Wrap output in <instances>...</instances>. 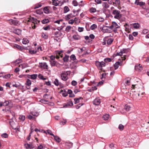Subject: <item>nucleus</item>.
<instances>
[{
	"instance_id": "f257e3e1",
	"label": "nucleus",
	"mask_w": 149,
	"mask_h": 149,
	"mask_svg": "<svg viewBox=\"0 0 149 149\" xmlns=\"http://www.w3.org/2000/svg\"><path fill=\"white\" fill-rule=\"evenodd\" d=\"M113 15L114 16L115 18L120 19L122 17V14L120 13V12L117 10H114L112 12Z\"/></svg>"
},
{
	"instance_id": "f03ea898",
	"label": "nucleus",
	"mask_w": 149,
	"mask_h": 149,
	"mask_svg": "<svg viewBox=\"0 0 149 149\" xmlns=\"http://www.w3.org/2000/svg\"><path fill=\"white\" fill-rule=\"evenodd\" d=\"M68 72H66L62 73L61 75V79L64 81H66L69 78L68 77Z\"/></svg>"
},
{
	"instance_id": "7ed1b4c3",
	"label": "nucleus",
	"mask_w": 149,
	"mask_h": 149,
	"mask_svg": "<svg viewBox=\"0 0 149 149\" xmlns=\"http://www.w3.org/2000/svg\"><path fill=\"white\" fill-rule=\"evenodd\" d=\"M55 56L53 55H52L50 56V58L51 60V65H57L58 64V63L54 60Z\"/></svg>"
},
{
	"instance_id": "20e7f679",
	"label": "nucleus",
	"mask_w": 149,
	"mask_h": 149,
	"mask_svg": "<svg viewBox=\"0 0 149 149\" xmlns=\"http://www.w3.org/2000/svg\"><path fill=\"white\" fill-rule=\"evenodd\" d=\"M73 105V103L72 101H70L66 104L63 105V108L69 107Z\"/></svg>"
},
{
	"instance_id": "39448f33",
	"label": "nucleus",
	"mask_w": 149,
	"mask_h": 149,
	"mask_svg": "<svg viewBox=\"0 0 149 149\" xmlns=\"http://www.w3.org/2000/svg\"><path fill=\"white\" fill-rule=\"evenodd\" d=\"M75 16V15H73L72 13H70L66 15L65 17V19L66 20H68L72 18Z\"/></svg>"
},
{
	"instance_id": "423d86ee",
	"label": "nucleus",
	"mask_w": 149,
	"mask_h": 149,
	"mask_svg": "<svg viewBox=\"0 0 149 149\" xmlns=\"http://www.w3.org/2000/svg\"><path fill=\"white\" fill-rule=\"evenodd\" d=\"M100 102V100L99 98H96L93 101V104L96 105H99Z\"/></svg>"
},
{
	"instance_id": "0eeeda50",
	"label": "nucleus",
	"mask_w": 149,
	"mask_h": 149,
	"mask_svg": "<svg viewBox=\"0 0 149 149\" xmlns=\"http://www.w3.org/2000/svg\"><path fill=\"white\" fill-rule=\"evenodd\" d=\"M112 24H113L114 27L115 28L114 30V31L115 32L117 31V29L120 27V26L115 22H112Z\"/></svg>"
},
{
	"instance_id": "6e6552de",
	"label": "nucleus",
	"mask_w": 149,
	"mask_h": 149,
	"mask_svg": "<svg viewBox=\"0 0 149 149\" xmlns=\"http://www.w3.org/2000/svg\"><path fill=\"white\" fill-rule=\"evenodd\" d=\"M29 21H31L32 23H33L34 24H35L37 23V22L38 21L37 20V19L34 18L33 17H30L29 18Z\"/></svg>"
},
{
	"instance_id": "1a4fd4ad",
	"label": "nucleus",
	"mask_w": 149,
	"mask_h": 149,
	"mask_svg": "<svg viewBox=\"0 0 149 149\" xmlns=\"http://www.w3.org/2000/svg\"><path fill=\"white\" fill-rule=\"evenodd\" d=\"M134 69L135 70L137 71H140L143 69L142 66H135Z\"/></svg>"
},
{
	"instance_id": "9d476101",
	"label": "nucleus",
	"mask_w": 149,
	"mask_h": 149,
	"mask_svg": "<svg viewBox=\"0 0 149 149\" xmlns=\"http://www.w3.org/2000/svg\"><path fill=\"white\" fill-rule=\"evenodd\" d=\"M124 26L125 28V30L128 33L130 32V27L129 25H128L126 23L124 25Z\"/></svg>"
},
{
	"instance_id": "9b49d317",
	"label": "nucleus",
	"mask_w": 149,
	"mask_h": 149,
	"mask_svg": "<svg viewBox=\"0 0 149 149\" xmlns=\"http://www.w3.org/2000/svg\"><path fill=\"white\" fill-rule=\"evenodd\" d=\"M131 25H132L133 27L135 29H138L140 26L139 24L138 23H135L130 24Z\"/></svg>"
},
{
	"instance_id": "f8f14e48",
	"label": "nucleus",
	"mask_w": 149,
	"mask_h": 149,
	"mask_svg": "<svg viewBox=\"0 0 149 149\" xmlns=\"http://www.w3.org/2000/svg\"><path fill=\"white\" fill-rule=\"evenodd\" d=\"M12 46L13 47L16 48L19 50H21L22 49V47L21 46L15 44H13L12 45Z\"/></svg>"
},
{
	"instance_id": "ddd939ff",
	"label": "nucleus",
	"mask_w": 149,
	"mask_h": 149,
	"mask_svg": "<svg viewBox=\"0 0 149 149\" xmlns=\"http://www.w3.org/2000/svg\"><path fill=\"white\" fill-rule=\"evenodd\" d=\"M14 32L15 33L19 35L21 33L22 31L19 29H14Z\"/></svg>"
},
{
	"instance_id": "4468645a",
	"label": "nucleus",
	"mask_w": 149,
	"mask_h": 149,
	"mask_svg": "<svg viewBox=\"0 0 149 149\" xmlns=\"http://www.w3.org/2000/svg\"><path fill=\"white\" fill-rule=\"evenodd\" d=\"M73 38L75 40H78L80 39V36L77 34L74 35L73 36Z\"/></svg>"
},
{
	"instance_id": "2eb2a0df",
	"label": "nucleus",
	"mask_w": 149,
	"mask_h": 149,
	"mask_svg": "<svg viewBox=\"0 0 149 149\" xmlns=\"http://www.w3.org/2000/svg\"><path fill=\"white\" fill-rule=\"evenodd\" d=\"M73 145V143L71 142L66 143L65 144L66 147L68 148H71Z\"/></svg>"
},
{
	"instance_id": "dca6fc26",
	"label": "nucleus",
	"mask_w": 149,
	"mask_h": 149,
	"mask_svg": "<svg viewBox=\"0 0 149 149\" xmlns=\"http://www.w3.org/2000/svg\"><path fill=\"white\" fill-rule=\"evenodd\" d=\"M43 11L45 13L48 14L49 12V10L48 7H46L44 8Z\"/></svg>"
},
{
	"instance_id": "f3484780",
	"label": "nucleus",
	"mask_w": 149,
	"mask_h": 149,
	"mask_svg": "<svg viewBox=\"0 0 149 149\" xmlns=\"http://www.w3.org/2000/svg\"><path fill=\"white\" fill-rule=\"evenodd\" d=\"M54 137V139L58 143L60 142L61 141V139L58 136H55L54 135V136H53Z\"/></svg>"
},
{
	"instance_id": "a211bd4d",
	"label": "nucleus",
	"mask_w": 149,
	"mask_h": 149,
	"mask_svg": "<svg viewBox=\"0 0 149 149\" xmlns=\"http://www.w3.org/2000/svg\"><path fill=\"white\" fill-rule=\"evenodd\" d=\"M69 58V56L68 55H65L63 58V60L64 62H68V61Z\"/></svg>"
},
{
	"instance_id": "6ab92c4d",
	"label": "nucleus",
	"mask_w": 149,
	"mask_h": 149,
	"mask_svg": "<svg viewBox=\"0 0 149 149\" xmlns=\"http://www.w3.org/2000/svg\"><path fill=\"white\" fill-rule=\"evenodd\" d=\"M70 10V9L67 6H65L64 8V11L63 12L64 13H65Z\"/></svg>"
},
{
	"instance_id": "aec40b11",
	"label": "nucleus",
	"mask_w": 149,
	"mask_h": 149,
	"mask_svg": "<svg viewBox=\"0 0 149 149\" xmlns=\"http://www.w3.org/2000/svg\"><path fill=\"white\" fill-rule=\"evenodd\" d=\"M37 75V74H33L31 75H30V77H29V78L31 79H36Z\"/></svg>"
},
{
	"instance_id": "412c9836",
	"label": "nucleus",
	"mask_w": 149,
	"mask_h": 149,
	"mask_svg": "<svg viewBox=\"0 0 149 149\" xmlns=\"http://www.w3.org/2000/svg\"><path fill=\"white\" fill-rule=\"evenodd\" d=\"M102 6L105 8H107L109 7V5L107 2H104L102 3Z\"/></svg>"
},
{
	"instance_id": "4be33fe9",
	"label": "nucleus",
	"mask_w": 149,
	"mask_h": 149,
	"mask_svg": "<svg viewBox=\"0 0 149 149\" xmlns=\"http://www.w3.org/2000/svg\"><path fill=\"white\" fill-rule=\"evenodd\" d=\"M131 108V107L130 106L126 104L124 107V109L125 110L127 111H129L130 110V109Z\"/></svg>"
},
{
	"instance_id": "5701e85b",
	"label": "nucleus",
	"mask_w": 149,
	"mask_h": 149,
	"mask_svg": "<svg viewBox=\"0 0 149 149\" xmlns=\"http://www.w3.org/2000/svg\"><path fill=\"white\" fill-rule=\"evenodd\" d=\"M63 52L62 51H57L56 52L57 55L56 56V58L57 59H58L59 58V57L58 55L60 56L61 54V53Z\"/></svg>"
},
{
	"instance_id": "b1692460",
	"label": "nucleus",
	"mask_w": 149,
	"mask_h": 149,
	"mask_svg": "<svg viewBox=\"0 0 149 149\" xmlns=\"http://www.w3.org/2000/svg\"><path fill=\"white\" fill-rule=\"evenodd\" d=\"M38 77L40 79L43 80H45L47 79L46 78L44 77L41 74H39L38 75Z\"/></svg>"
},
{
	"instance_id": "393cba45",
	"label": "nucleus",
	"mask_w": 149,
	"mask_h": 149,
	"mask_svg": "<svg viewBox=\"0 0 149 149\" xmlns=\"http://www.w3.org/2000/svg\"><path fill=\"white\" fill-rule=\"evenodd\" d=\"M109 115L107 114H106L105 115H104L103 116V119L105 120H107L109 118Z\"/></svg>"
},
{
	"instance_id": "a878e982",
	"label": "nucleus",
	"mask_w": 149,
	"mask_h": 149,
	"mask_svg": "<svg viewBox=\"0 0 149 149\" xmlns=\"http://www.w3.org/2000/svg\"><path fill=\"white\" fill-rule=\"evenodd\" d=\"M115 4L116 6H119L120 4V0H116L115 2H113V5Z\"/></svg>"
},
{
	"instance_id": "bb28decb",
	"label": "nucleus",
	"mask_w": 149,
	"mask_h": 149,
	"mask_svg": "<svg viewBox=\"0 0 149 149\" xmlns=\"http://www.w3.org/2000/svg\"><path fill=\"white\" fill-rule=\"evenodd\" d=\"M29 42V40L26 38H24L23 40L22 43L24 44H26Z\"/></svg>"
},
{
	"instance_id": "cd10ccee",
	"label": "nucleus",
	"mask_w": 149,
	"mask_h": 149,
	"mask_svg": "<svg viewBox=\"0 0 149 149\" xmlns=\"http://www.w3.org/2000/svg\"><path fill=\"white\" fill-rule=\"evenodd\" d=\"M53 4L55 6H57L58 5L59 1L57 0H56L52 2Z\"/></svg>"
},
{
	"instance_id": "c85d7f7f",
	"label": "nucleus",
	"mask_w": 149,
	"mask_h": 149,
	"mask_svg": "<svg viewBox=\"0 0 149 149\" xmlns=\"http://www.w3.org/2000/svg\"><path fill=\"white\" fill-rule=\"evenodd\" d=\"M41 22L43 24H46L48 23L49 22V21L48 19H45L42 20Z\"/></svg>"
},
{
	"instance_id": "c756f323",
	"label": "nucleus",
	"mask_w": 149,
	"mask_h": 149,
	"mask_svg": "<svg viewBox=\"0 0 149 149\" xmlns=\"http://www.w3.org/2000/svg\"><path fill=\"white\" fill-rule=\"evenodd\" d=\"M10 123L13 129H16V127L14 126V122L13 121H10Z\"/></svg>"
},
{
	"instance_id": "7c9ffc66",
	"label": "nucleus",
	"mask_w": 149,
	"mask_h": 149,
	"mask_svg": "<svg viewBox=\"0 0 149 149\" xmlns=\"http://www.w3.org/2000/svg\"><path fill=\"white\" fill-rule=\"evenodd\" d=\"M74 22H75V23L78 24L80 22V20L78 18L75 17L74 18Z\"/></svg>"
},
{
	"instance_id": "2f4dec72",
	"label": "nucleus",
	"mask_w": 149,
	"mask_h": 149,
	"mask_svg": "<svg viewBox=\"0 0 149 149\" xmlns=\"http://www.w3.org/2000/svg\"><path fill=\"white\" fill-rule=\"evenodd\" d=\"M107 26H104L102 28V31L103 32H108V29L106 28Z\"/></svg>"
},
{
	"instance_id": "473e14b6",
	"label": "nucleus",
	"mask_w": 149,
	"mask_h": 149,
	"mask_svg": "<svg viewBox=\"0 0 149 149\" xmlns=\"http://www.w3.org/2000/svg\"><path fill=\"white\" fill-rule=\"evenodd\" d=\"M42 37L45 39H47L48 38V36L44 33H42Z\"/></svg>"
},
{
	"instance_id": "72a5a7b5",
	"label": "nucleus",
	"mask_w": 149,
	"mask_h": 149,
	"mask_svg": "<svg viewBox=\"0 0 149 149\" xmlns=\"http://www.w3.org/2000/svg\"><path fill=\"white\" fill-rule=\"evenodd\" d=\"M96 9L93 7L91 8L90 9V11L91 13H95L96 11Z\"/></svg>"
},
{
	"instance_id": "f704fd0d",
	"label": "nucleus",
	"mask_w": 149,
	"mask_h": 149,
	"mask_svg": "<svg viewBox=\"0 0 149 149\" xmlns=\"http://www.w3.org/2000/svg\"><path fill=\"white\" fill-rule=\"evenodd\" d=\"M54 83L56 86H58L59 85L58 80L57 79H55V80L54 81Z\"/></svg>"
},
{
	"instance_id": "c9c22d12",
	"label": "nucleus",
	"mask_w": 149,
	"mask_h": 149,
	"mask_svg": "<svg viewBox=\"0 0 149 149\" xmlns=\"http://www.w3.org/2000/svg\"><path fill=\"white\" fill-rule=\"evenodd\" d=\"M97 27V26L96 24H93L92 25H91L90 27V29L91 30H93Z\"/></svg>"
},
{
	"instance_id": "e433bc0d",
	"label": "nucleus",
	"mask_w": 149,
	"mask_h": 149,
	"mask_svg": "<svg viewBox=\"0 0 149 149\" xmlns=\"http://www.w3.org/2000/svg\"><path fill=\"white\" fill-rule=\"evenodd\" d=\"M113 41V40L112 39H109L108 40L107 43L108 45H110L111 44Z\"/></svg>"
},
{
	"instance_id": "4c0bfd02",
	"label": "nucleus",
	"mask_w": 149,
	"mask_h": 149,
	"mask_svg": "<svg viewBox=\"0 0 149 149\" xmlns=\"http://www.w3.org/2000/svg\"><path fill=\"white\" fill-rule=\"evenodd\" d=\"M19 120H22L24 121L25 120V116L23 115H20L19 117Z\"/></svg>"
},
{
	"instance_id": "58836bf2",
	"label": "nucleus",
	"mask_w": 149,
	"mask_h": 149,
	"mask_svg": "<svg viewBox=\"0 0 149 149\" xmlns=\"http://www.w3.org/2000/svg\"><path fill=\"white\" fill-rule=\"evenodd\" d=\"M73 5L75 6H77L78 5V3L76 0H73L72 2Z\"/></svg>"
},
{
	"instance_id": "ea45409f",
	"label": "nucleus",
	"mask_w": 149,
	"mask_h": 149,
	"mask_svg": "<svg viewBox=\"0 0 149 149\" xmlns=\"http://www.w3.org/2000/svg\"><path fill=\"white\" fill-rule=\"evenodd\" d=\"M124 127L123 125L122 124H120L118 126V129L120 130H123Z\"/></svg>"
},
{
	"instance_id": "a19ab883",
	"label": "nucleus",
	"mask_w": 149,
	"mask_h": 149,
	"mask_svg": "<svg viewBox=\"0 0 149 149\" xmlns=\"http://www.w3.org/2000/svg\"><path fill=\"white\" fill-rule=\"evenodd\" d=\"M10 76H11L10 74H8L4 76H3V78H4L7 79L10 78Z\"/></svg>"
},
{
	"instance_id": "79ce46f5",
	"label": "nucleus",
	"mask_w": 149,
	"mask_h": 149,
	"mask_svg": "<svg viewBox=\"0 0 149 149\" xmlns=\"http://www.w3.org/2000/svg\"><path fill=\"white\" fill-rule=\"evenodd\" d=\"M118 67V66H113V67H110V70L112 71L113 70V68L114 70H116Z\"/></svg>"
},
{
	"instance_id": "37998d69",
	"label": "nucleus",
	"mask_w": 149,
	"mask_h": 149,
	"mask_svg": "<svg viewBox=\"0 0 149 149\" xmlns=\"http://www.w3.org/2000/svg\"><path fill=\"white\" fill-rule=\"evenodd\" d=\"M29 52L31 54H35L37 52L36 51H35L34 50L30 49L29 50Z\"/></svg>"
},
{
	"instance_id": "c03bdc74",
	"label": "nucleus",
	"mask_w": 149,
	"mask_h": 149,
	"mask_svg": "<svg viewBox=\"0 0 149 149\" xmlns=\"http://www.w3.org/2000/svg\"><path fill=\"white\" fill-rule=\"evenodd\" d=\"M21 62L22 60L20 59L16 60L15 63V65L19 64V63H21Z\"/></svg>"
},
{
	"instance_id": "a18cd8bd",
	"label": "nucleus",
	"mask_w": 149,
	"mask_h": 149,
	"mask_svg": "<svg viewBox=\"0 0 149 149\" xmlns=\"http://www.w3.org/2000/svg\"><path fill=\"white\" fill-rule=\"evenodd\" d=\"M74 104H76L79 102V100L78 98H76L74 99Z\"/></svg>"
},
{
	"instance_id": "49530a36",
	"label": "nucleus",
	"mask_w": 149,
	"mask_h": 149,
	"mask_svg": "<svg viewBox=\"0 0 149 149\" xmlns=\"http://www.w3.org/2000/svg\"><path fill=\"white\" fill-rule=\"evenodd\" d=\"M70 58L71 60H75L76 59L75 56L74 54H72L70 56Z\"/></svg>"
},
{
	"instance_id": "de8ad7c7",
	"label": "nucleus",
	"mask_w": 149,
	"mask_h": 149,
	"mask_svg": "<svg viewBox=\"0 0 149 149\" xmlns=\"http://www.w3.org/2000/svg\"><path fill=\"white\" fill-rule=\"evenodd\" d=\"M71 27L70 26H68L66 27L65 28V31L67 32H68L71 29Z\"/></svg>"
},
{
	"instance_id": "09e8293b",
	"label": "nucleus",
	"mask_w": 149,
	"mask_h": 149,
	"mask_svg": "<svg viewBox=\"0 0 149 149\" xmlns=\"http://www.w3.org/2000/svg\"><path fill=\"white\" fill-rule=\"evenodd\" d=\"M1 136L4 138H7L8 137V135L6 133H3L1 134Z\"/></svg>"
},
{
	"instance_id": "8fccbe9b",
	"label": "nucleus",
	"mask_w": 149,
	"mask_h": 149,
	"mask_svg": "<svg viewBox=\"0 0 149 149\" xmlns=\"http://www.w3.org/2000/svg\"><path fill=\"white\" fill-rule=\"evenodd\" d=\"M104 61L105 62L107 63L111 61V59L110 58H107L105 59Z\"/></svg>"
},
{
	"instance_id": "3c124183",
	"label": "nucleus",
	"mask_w": 149,
	"mask_h": 149,
	"mask_svg": "<svg viewBox=\"0 0 149 149\" xmlns=\"http://www.w3.org/2000/svg\"><path fill=\"white\" fill-rule=\"evenodd\" d=\"M26 84L27 85L29 86L31 84V81L29 79H27L26 81Z\"/></svg>"
},
{
	"instance_id": "603ef678",
	"label": "nucleus",
	"mask_w": 149,
	"mask_h": 149,
	"mask_svg": "<svg viewBox=\"0 0 149 149\" xmlns=\"http://www.w3.org/2000/svg\"><path fill=\"white\" fill-rule=\"evenodd\" d=\"M28 118L29 119L31 120H34L35 119V117H33L31 115H29L28 116Z\"/></svg>"
},
{
	"instance_id": "864d4df0",
	"label": "nucleus",
	"mask_w": 149,
	"mask_h": 149,
	"mask_svg": "<svg viewBox=\"0 0 149 149\" xmlns=\"http://www.w3.org/2000/svg\"><path fill=\"white\" fill-rule=\"evenodd\" d=\"M136 4L137 5H139L141 6L144 5L145 4V3L144 2H143L142 1H140L139 2H138V3H136Z\"/></svg>"
},
{
	"instance_id": "5fc2aeb1",
	"label": "nucleus",
	"mask_w": 149,
	"mask_h": 149,
	"mask_svg": "<svg viewBox=\"0 0 149 149\" xmlns=\"http://www.w3.org/2000/svg\"><path fill=\"white\" fill-rule=\"evenodd\" d=\"M77 82L74 80L72 81L71 82V84L72 86H75L77 85Z\"/></svg>"
},
{
	"instance_id": "6e6d98bb",
	"label": "nucleus",
	"mask_w": 149,
	"mask_h": 149,
	"mask_svg": "<svg viewBox=\"0 0 149 149\" xmlns=\"http://www.w3.org/2000/svg\"><path fill=\"white\" fill-rule=\"evenodd\" d=\"M19 23V22L17 20H14L13 23V25H15V26H17V25Z\"/></svg>"
},
{
	"instance_id": "4d7b16f0",
	"label": "nucleus",
	"mask_w": 149,
	"mask_h": 149,
	"mask_svg": "<svg viewBox=\"0 0 149 149\" xmlns=\"http://www.w3.org/2000/svg\"><path fill=\"white\" fill-rule=\"evenodd\" d=\"M47 133L49 134L52 135L53 136H54V135L52 133L51 131L50 130H47Z\"/></svg>"
},
{
	"instance_id": "13d9d810",
	"label": "nucleus",
	"mask_w": 149,
	"mask_h": 149,
	"mask_svg": "<svg viewBox=\"0 0 149 149\" xmlns=\"http://www.w3.org/2000/svg\"><path fill=\"white\" fill-rule=\"evenodd\" d=\"M42 6V5L41 4H38L36 5V6L35 7L34 9H36L37 8H39Z\"/></svg>"
},
{
	"instance_id": "bf43d9fd",
	"label": "nucleus",
	"mask_w": 149,
	"mask_h": 149,
	"mask_svg": "<svg viewBox=\"0 0 149 149\" xmlns=\"http://www.w3.org/2000/svg\"><path fill=\"white\" fill-rule=\"evenodd\" d=\"M83 104H79L76 106V108L77 109H79L81 106L83 105Z\"/></svg>"
},
{
	"instance_id": "052dcab7",
	"label": "nucleus",
	"mask_w": 149,
	"mask_h": 149,
	"mask_svg": "<svg viewBox=\"0 0 149 149\" xmlns=\"http://www.w3.org/2000/svg\"><path fill=\"white\" fill-rule=\"evenodd\" d=\"M3 103V106H6L8 104L9 102L8 101H5V102H4Z\"/></svg>"
},
{
	"instance_id": "680f3d73",
	"label": "nucleus",
	"mask_w": 149,
	"mask_h": 149,
	"mask_svg": "<svg viewBox=\"0 0 149 149\" xmlns=\"http://www.w3.org/2000/svg\"><path fill=\"white\" fill-rule=\"evenodd\" d=\"M123 52L122 51H120L119 53H117V54H116V56H122L123 54Z\"/></svg>"
},
{
	"instance_id": "e2e57ef3",
	"label": "nucleus",
	"mask_w": 149,
	"mask_h": 149,
	"mask_svg": "<svg viewBox=\"0 0 149 149\" xmlns=\"http://www.w3.org/2000/svg\"><path fill=\"white\" fill-rule=\"evenodd\" d=\"M40 68L44 69H47L48 66H40Z\"/></svg>"
},
{
	"instance_id": "0e129e2a",
	"label": "nucleus",
	"mask_w": 149,
	"mask_h": 149,
	"mask_svg": "<svg viewBox=\"0 0 149 149\" xmlns=\"http://www.w3.org/2000/svg\"><path fill=\"white\" fill-rule=\"evenodd\" d=\"M84 28L83 27H79L78 29V31L79 32H81L83 31Z\"/></svg>"
},
{
	"instance_id": "69168bd1",
	"label": "nucleus",
	"mask_w": 149,
	"mask_h": 149,
	"mask_svg": "<svg viewBox=\"0 0 149 149\" xmlns=\"http://www.w3.org/2000/svg\"><path fill=\"white\" fill-rule=\"evenodd\" d=\"M43 29L45 30H47L50 29V26L49 25H48L45 27H43Z\"/></svg>"
},
{
	"instance_id": "338daca9",
	"label": "nucleus",
	"mask_w": 149,
	"mask_h": 149,
	"mask_svg": "<svg viewBox=\"0 0 149 149\" xmlns=\"http://www.w3.org/2000/svg\"><path fill=\"white\" fill-rule=\"evenodd\" d=\"M109 147L111 149H113L114 148V144L113 143H111L109 145Z\"/></svg>"
},
{
	"instance_id": "774afa93",
	"label": "nucleus",
	"mask_w": 149,
	"mask_h": 149,
	"mask_svg": "<svg viewBox=\"0 0 149 149\" xmlns=\"http://www.w3.org/2000/svg\"><path fill=\"white\" fill-rule=\"evenodd\" d=\"M43 146L42 145V144H40L39 146L38 147L37 149H43Z\"/></svg>"
}]
</instances>
